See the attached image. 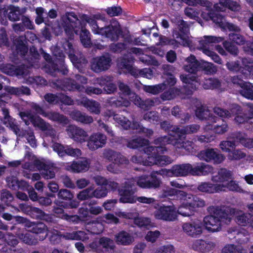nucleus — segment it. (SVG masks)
<instances>
[{"label": "nucleus", "instance_id": "f257e3e1", "mask_svg": "<svg viewBox=\"0 0 253 253\" xmlns=\"http://www.w3.org/2000/svg\"><path fill=\"white\" fill-rule=\"evenodd\" d=\"M79 17L81 22L88 24L94 34L105 36L112 41H117L119 36L122 34L121 25L115 19H112L108 26L102 28L98 26L97 20H101L104 22L108 21V19L104 14L96 13L88 15L82 13L79 14Z\"/></svg>", "mask_w": 253, "mask_h": 253}, {"label": "nucleus", "instance_id": "473e14b6", "mask_svg": "<svg viewBox=\"0 0 253 253\" xmlns=\"http://www.w3.org/2000/svg\"><path fill=\"white\" fill-rule=\"evenodd\" d=\"M186 62L187 64L184 66V69L190 73H195L199 66L195 56L191 55L186 59Z\"/></svg>", "mask_w": 253, "mask_h": 253}, {"label": "nucleus", "instance_id": "052dcab7", "mask_svg": "<svg viewBox=\"0 0 253 253\" xmlns=\"http://www.w3.org/2000/svg\"><path fill=\"white\" fill-rule=\"evenodd\" d=\"M226 66L229 71L234 72H238L243 69L240 64V61L239 60L227 62L226 64Z\"/></svg>", "mask_w": 253, "mask_h": 253}, {"label": "nucleus", "instance_id": "39448f33", "mask_svg": "<svg viewBox=\"0 0 253 253\" xmlns=\"http://www.w3.org/2000/svg\"><path fill=\"white\" fill-rule=\"evenodd\" d=\"M62 46L67 51L68 56L74 66L79 69L80 72H83L84 67L87 63V60L84 56L80 55L78 51L74 47L71 42L68 41L64 40Z\"/></svg>", "mask_w": 253, "mask_h": 253}, {"label": "nucleus", "instance_id": "5fc2aeb1", "mask_svg": "<svg viewBox=\"0 0 253 253\" xmlns=\"http://www.w3.org/2000/svg\"><path fill=\"white\" fill-rule=\"evenodd\" d=\"M54 211L58 217L67 220L75 221L76 219L78 218V215H69L64 213L62 208H55Z\"/></svg>", "mask_w": 253, "mask_h": 253}, {"label": "nucleus", "instance_id": "2f4dec72", "mask_svg": "<svg viewBox=\"0 0 253 253\" xmlns=\"http://www.w3.org/2000/svg\"><path fill=\"white\" fill-rule=\"evenodd\" d=\"M44 117L53 122H56L63 125H67L69 122V119L66 116L57 112H46Z\"/></svg>", "mask_w": 253, "mask_h": 253}, {"label": "nucleus", "instance_id": "e2e57ef3", "mask_svg": "<svg viewBox=\"0 0 253 253\" xmlns=\"http://www.w3.org/2000/svg\"><path fill=\"white\" fill-rule=\"evenodd\" d=\"M105 12L111 17L118 16L122 13V9L120 6L108 7L104 9Z\"/></svg>", "mask_w": 253, "mask_h": 253}, {"label": "nucleus", "instance_id": "f03ea898", "mask_svg": "<svg viewBox=\"0 0 253 253\" xmlns=\"http://www.w3.org/2000/svg\"><path fill=\"white\" fill-rule=\"evenodd\" d=\"M207 210L210 215L205 217L203 222L205 228L209 232H218L223 224H228L231 221L228 214L220 209L211 206Z\"/></svg>", "mask_w": 253, "mask_h": 253}, {"label": "nucleus", "instance_id": "3c124183", "mask_svg": "<svg viewBox=\"0 0 253 253\" xmlns=\"http://www.w3.org/2000/svg\"><path fill=\"white\" fill-rule=\"evenodd\" d=\"M246 156V154L241 150L234 149L228 153L227 158L230 161H236L244 158Z\"/></svg>", "mask_w": 253, "mask_h": 253}, {"label": "nucleus", "instance_id": "c85d7f7f", "mask_svg": "<svg viewBox=\"0 0 253 253\" xmlns=\"http://www.w3.org/2000/svg\"><path fill=\"white\" fill-rule=\"evenodd\" d=\"M173 160L170 157L167 156H159L157 154L156 156L150 157L148 162L144 164L148 165H157L161 166L167 165L171 164Z\"/></svg>", "mask_w": 253, "mask_h": 253}, {"label": "nucleus", "instance_id": "37998d69", "mask_svg": "<svg viewBox=\"0 0 253 253\" xmlns=\"http://www.w3.org/2000/svg\"><path fill=\"white\" fill-rule=\"evenodd\" d=\"M16 235L23 242L28 245H36L38 243V239L29 233H16Z\"/></svg>", "mask_w": 253, "mask_h": 253}, {"label": "nucleus", "instance_id": "412c9836", "mask_svg": "<svg viewBox=\"0 0 253 253\" xmlns=\"http://www.w3.org/2000/svg\"><path fill=\"white\" fill-rule=\"evenodd\" d=\"M191 247L195 251L205 253L212 250L215 247V244L211 241L196 240L193 242Z\"/></svg>", "mask_w": 253, "mask_h": 253}, {"label": "nucleus", "instance_id": "1a4fd4ad", "mask_svg": "<svg viewBox=\"0 0 253 253\" xmlns=\"http://www.w3.org/2000/svg\"><path fill=\"white\" fill-rule=\"evenodd\" d=\"M192 171L193 167L189 164L175 165L173 166L170 169L162 170L163 174L169 177L185 176L189 174L192 175Z\"/></svg>", "mask_w": 253, "mask_h": 253}, {"label": "nucleus", "instance_id": "f8f14e48", "mask_svg": "<svg viewBox=\"0 0 253 253\" xmlns=\"http://www.w3.org/2000/svg\"><path fill=\"white\" fill-rule=\"evenodd\" d=\"M201 160L207 162L213 161L215 164H220L225 159L224 155L217 153L214 149H207L201 151L197 155Z\"/></svg>", "mask_w": 253, "mask_h": 253}, {"label": "nucleus", "instance_id": "c756f323", "mask_svg": "<svg viewBox=\"0 0 253 253\" xmlns=\"http://www.w3.org/2000/svg\"><path fill=\"white\" fill-rule=\"evenodd\" d=\"M134 58L130 56L127 58H124L122 59L121 64L122 67L127 70L128 73L133 76L137 77L140 75V70L133 67L131 63L133 62Z\"/></svg>", "mask_w": 253, "mask_h": 253}, {"label": "nucleus", "instance_id": "4d7b16f0", "mask_svg": "<svg viewBox=\"0 0 253 253\" xmlns=\"http://www.w3.org/2000/svg\"><path fill=\"white\" fill-rule=\"evenodd\" d=\"M114 121L120 125L125 129H128L130 127L131 122L126 118L121 115L114 116Z\"/></svg>", "mask_w": 253, "mask_h": 253}, {"label": "nucleus", "instance_id": "9d476101", "mask_svg": "<svg viewBox=\"0 0 253 253\" xmlns=\"http://www.w3.org/2000/svg\"><path fill=\"white\" fill-rule=\"evenodd\" d=\"M106 135L101 132L92 133L86 140V146L90 151H95L103 147L107 143Z\"/></svg>", "mask_w": 253, "mask_h": 253}, {"label": "nucleus", "instance_id": "bb28decb", "mask_svg": "<svg viewBox=\"0 0 253 253\" xmlns=\"http://www.w3.org/2000/svg\"><path fill=\"white\" fill-rule=\"evenodd\" d=\"M81 104L86 108L91 113L98 115L100 113V104L95 100L84 98L81 101Z\"/></svg>", "mask_w": 253, "mask_h": 253}, {"label": "nucleus", "instance_id": "69168bd1", "mask_svg": "<svg viewBox=\"0 0 253 253\" xmlns=\"http://www.w3.org/2000/svg\"><path fill=\"white\" fill-rule=\"evenodd\" d=\"M31 216L36 218L49 221V215L46 214L44 211L38 208L34 207L33 210L32 215Z\"/></svg>", "mask_w": 253, "mask_h": 253}, {"label": "nucleus", "instance_id": "bf43d9fd", "mask_svg": "<svg viewBox=\"0 0 253 253\" xmlns=\"http://www.w3.org/2000/svg\"><path fill=\"white\" fill-rule=\"evenodd\" d=\"M220 186H223L224 187L222 191H226V189L240 192L242 191V190L238 185L231 179L228 181L226 184H220Z\"/></svg>", "mask_w": 253, "mask_h": 253}, {"label": "nucleus", "instance_id": "6e6d98bb", "mask_svg": "<svg viewBox=\"0 0 253 253\" xmlns=\"http://www.w3.org/2000/svg\"><path fill=\"white\" fill-rule=\"evenodd\" d=\"M114 121L120 125L125 129H128L130 127L131 122L126 118L121 115L114 116Z\"/></svg>", "mask_w": 253, "mask_h": 253}, {"label": "nucleus", "instance_id": "393cba45", "mask_svg": "<svg viewBox=\"0 0 253 253\" xmlns=\"http://www.w3.org/2000/svg\"><path fill=\"white\" fill-rule=\"evenodd\" d=\"M223 186L220 184H213L210 182H202L197 187L198 190L203 193H214L222 191Z\"/></svg>", "mask_w": 253, "mask_h": 253}, {"label": "nucleus", "instance_id": "c03bdc74", "mask_svg": "<svg viewBox=\"0 0 253 253\" xmlns=\"http://www.w3.org/2000/svg\"><path fill=\"white\" fill-rule=\"evenodd\" d=\"M94 198V187L90 186L79 192L77 198L81 201H84Z\"/></svg>", "mask_w": 253, "mask_h": 253}, {"label": "nucleus", "instance_id": "864d4df0", "mask_svg": "<svg viewBox=\"0 0 253 253\" xmlns=\"http://www.w3.org/2000/svg\"><path fill=\"white\" fill-rule=\"evenodd\" d=\"M109 103L112 106L114 107H121L125 106L128 107L130 105V102L127 99H124L121 97L119 99L115 100L114 98L111 97L109 99Z\"/></svg>", "mask_w": 253, "mask_h": 253}, {"label": "nucleus", "instance_id": "a211bd4d", "mask_svg": "<svg viewBox=\"0 0 253 253\" xmlns=\"http://www.w3.org/2000/svg\"><path fill=\"white\" fill-rule=\"evenodd\" d=\"M195 115L201 120H208L211 123L218 122L219 119L211 114L206 106L201 105L197 107L195 110Z\"/></svg>", "mask_w": 253, "mask_h": 253}, {"label": "nucleus", "instance_id": "58836bf2", "mask_svg": "<svg viewBox=\"0 0 253 253\" xmlns=\"http://www.w3.org/2000/svg\"><path fill=\"white\" fill-rule=\"evenodd\" d=\"M239 92L243 97L250 100H253V84L246 82L241 88Z\"/></svg>", "mask_w": 253, "mask_h": 253}, {"label": "nucleus", "instance_id": "a18cd8bd", "mask_svg": "<svg viewBox=\"0 0 253 253\" xmlns=\"http://www.w3.org/2000/svg\"><path fill=\"white\" fill-rule=\"evenodd\" d=\"M201 16L203 18L207 20L211 19L214 23L218 24L222 28L224 27L225 21L224 18L219 14H213L211 12L208 13V16H206L204 13H202Z\"/></svg>", "mask_w": 253, "mask_h": 253}, {"label": "nucleus", "instance_id": "680f3d73", "mask_svg": "<svg viewBox=\"0 0 253 253\" xmlns=\"http://www.w3.org/2000/svg\"><path fill=\"white\" fill-rule=\"evenodd\" d=\"M250 213H241L236 217V222L242 226H247L249 224Z\"/></svg>", "mask_w": 253, "mask_h": 253}, {"label": "nucleus", "instance_id": "774afa93", "mask_svg": "<svg viewBox=\"0 0 253 253\" xmlns=\"http://www.w3.org/2000/svg\"><path fill=\"white\" fill-rule=\"evenodd\" d=\"M201 67L207 74H213L217 71L216 67L211 62H203Z\"/></svg>", "mask_w": 253, "mask_h": 253}, {"label": "nucleus", "instance_id": "7c9ffc66", "mask_svg": "<svg viewBox=\"0 0 253 253\" xmlns=\"http://www.w3.org/2000/svg\"><path fill=\"white\" fill-rule=\"evenodd\" d=\"M213 168L210 165L200 163L198 166L193 167V175H206L213 172Z\"/></svg>", "mask_w": 253, "mask_h": 253}, {"label": "nucleus", "instance_id": "ea45409f", "mask_svg": "<svg viewBox=\"0 0 253 253\" xmlns=\"http://www.w3.org/2000/svg\"><path fill=\"white\" fill-rule=\"evenodd\" d=\"M24 37H20L16 38L14 42L17 53L21 56L24 55L28 51V48L24 43Z\"/></svg>", "mask_w": 253, "mask_h": 253}, {"label": "nucleus", "instance_id": "a878e982", "mask_svg": "<svg viewBox=\"0 0 253 253\" xmlns=\"http://www.w3.org/2000/svg\"><path fill=\"white\" fill-rule=\"evenodd\" d=\"M229 139H236L237 141L243 146L248 148H253V138H248L247 135L240 132L231 133L229 136Z\"/></svg>", "mask_w": 253, "mask_h": 253}, {"label": "nucleus", "instance_id": "aec40b11", "mask_svg": "<svg viewBox=\"0 0 253 253\" xmlns=\"http://www.w3.org/2000/svg\"><path fill=\"white\" fill-rule=\"evenodd\" d=\"M200 126L197 124L187 125L182 128L175 127V130H178L177 137L181 138L182 148L185 147L186 142L184 141V135L188 134L196 133L200 129ZM174 129V128H173Z\"/></svg>", "mask_w": 253, "mask_h": 253}, {"label": "nucleus", "instance_id": "8fccbe9b", "mask_svg": "<svg viewBox=\"0 0 253 253\" xmlns=\"http://www.w3.org/2000/svg\"><path fill=\"white\" fill-rule=\"evenodd\" d=\"M229 37L230 41L240 45L245 44L247 42L244 36L241 35L239 32L230 33Z\"/></svg>", "mask_w": 253, "mask_h": 253}, {"label": "nucleus", "instance_id": "a19ab883", "mask_svg": "<svg viewBox=\"0 0 253 253\" xmlns=\"http://www.w3.org/2000/svg\"><path fill=\"white\" fill-rule=\"evenodd\" d=\"M166 88V84L165 83L155 85H146L143 87V90L147 92L153 94H158Z\"/></svg>", "mask_w": 253, "mask_h": 253}, {"label": "nucleus", "instance_id": "79ce46f5", "mask_svg": "<svg viewBox=\"0 0 253 253\" xmlns=\"http://www.w3.org/2000/svg\"><path fill=\"white\" fill-rule=\"evenodd\" d=\"M166 151V148L164 147H155L150 146L144 149L145 153L148 155L147 160H149V158L150 157L156 156L157 154H159L160 153H164Z\"/></svg>", "mask_w": 253, "mask_h": 253}, {"label": "nucleus", "instance_id": "f704fd0d", "mask_svg": "<svg viewBox=\"0 0 253 253\" xmlns=\"http://www.w3.org/2000/svg\"><path fill=\"white\" fill-rule=\"evenodd\" d=\"M62 236L66 240H79L85 241L88 239L86 234L83 231H74L71 233H65Z\"/></svg>", "mask_w": 253, "mask_h": 253}, {"label": "nucleus", "instance_id": "6ab92c4d", "mask_svg": "<svg viewBox=\"0 0 253 253\" xmlns=\"http://www.w3.org/2000/svg\"><path fill=\"white\" fill-rule=\"evenodd\" d=\"M89 160L84 158L77 161H73L72 164L66 166V169L74 172L80 173L87 171L90 167Z\"/></svg>", "mask_w": 253, "mask_h": 253}, {"label": "nucleus", "instance_id": "49530a36", "mask_svg": "<svg viewBox=\"0 0 253 253\" xmlns=\"http://www.w3.org/2000/svg\"><path fill=\"white\" fill-rule=\"evenodd\" d=\"M203 86L206 89H213L220 87L221 83L217 79L210 78L205 80Z\"/></svg>", "mask_w": 253, "mask_h": 253}, {"label": "nucleus", "instance_id": "5701e85b", "mask_svg": "<svg viewBox=\"0 0 253 253\" xmlns=\"http://www.w3.org/2000/svg\"><path fill=\"white\" fill-rule=\"evenodd\" d=\"M115 240L118 245L129 246L134 241L133 235L125 231H122L115 235Z\"/></svg>", "mask_w": 253, "mask_h": 253}, {"label": "nucleus", "instance_id": "7ed1b4c3", "mask_svg": "<svg viewBox=\"0 0 253 253\" xmlns=\"http://www.w3.org/2000/svg\"><path fill=\"white\" fill-rule=\"evenodd\" d=\"M135 184L133 180L125 181L124 185L118 189L121 196L120 201L123 203H134L138 201L141 203L150 204L153 203L155 200L153 198L144 196L137 197L134 195L136 192L135 188H132Z\"/></svg>", "mask_w": 253, "mask_h": 253}, {"label": "nucleus", "instance_id": "cd10ccee", "mask_svg": "<svg viewBox=\"0 0 253 253\" xmlns=\"http://www.w3.org/2000/svg\"><path fill=\"white\" fill-rule=\"evenodd\" d=\"M232 174L231 171L226 169H221L217 175L213 176L211 180L215 182H220L222 184H226L228 181L232 179Z\"/></svg>", "mask_w": 253, "mask_h": 253}, {"label": "nucleus", "instance_id": "0eeeda50", "mask_svg": "<svg viewBox=\"0 0 253 253\" xmlns=\"http://www.w3.org/2000/svg\"><path fill=\"white\" fill-rule=\"evenodd\" d=\"M221 37H217L211 36H205L203 39L199 41L200 48L202 50L203 52L206 55L210 56L215 62L222 64V60L220 57L212 51L207 48V46L212 43L220 42L223 41Z\"/></svg>", "mask_w": 253, "mask_h": 253}, {"label": "nucleus", "instance_id": "2eb2a0df", "mask_svg": "<svg viewBox=\"0 0 253 253\" xmlns=\"http://www.w3.org/2000/svg\"><path fill=\"white\" fill-rule=\"evenodd\" d=\"M35 164L38 169L41 170L42 177L46 179L54 177L57 168L51 163H45L40 161H35Z\"/></svg>", "mask_w": 253, "mask_h": 253}, {"label": "nucleus", "instance_id": "ddd939ff", "mask_svg": "<svg viewBox=\"0 0 253 253\" xmlns=\"http://www.w3.org/2000/svg\"><path fill=\"white\" fill-rule=\"evenodd\" d=\"M66 130L69 137L77 143H84L88 138L87 132L83 128L76 126L70 125Z\"/></svg>", "mask_w": 253, "mask_h": 253}, {"label": "nucleus", "instance_id": "423d86ee", "mask_svg": "<svg viewBox=\"0 0 253 253\" xmlns=\"http://www.w3.org/2000/svg\"><path fill=\"white\" fill-rule=\"evenodd\" d=\"M62 46L67 51L68 56L74 66L79 69L80 72H83L84 67L87 63V60L84 56L80 55L78 51L74 47L71 42L68 41L64 40Z\"/></svg>", "mask_w": 253, "mask_h": 253}, {"label": "nucleus", "instance_id": "de8ad7c7", "mask_svg": "<svg viewBox=\"0 0 253 253\" xmlns=\"http://www.w3.org/2000/svg\"><path fill=\"white\" fill-rule=\"evenodd\" d=\"M62 89L64 90L77 89L79 91H84V86L76 84L74 81L67 80L64 83Z\"/></svg>", "mask_w": 253, "mask_h": 253}, {"label": "nucleus", "instance_id": "f3484780", "mask_svg": "<svg viewBox=\"0 0 253 253\" xmlns=\"http://www.w3.org/2000/svg\"><path fill=\"white\" fill-rule=\"evenodd\" d=\"M184 233L187 235L196 238L202 233V225L200 222L184 223L182 225Z\"/></svg>", "mask_w": 253, "mask_h": 253}, {"label": "nucleus", "instance_id": "dca6fc26", "mask_svg": "<svg viewBox=\"0 0 253 253\" xmlns=\"http://www.w3.org/2000/svg\"><path fill=\"white\" fill-rule=\"evenodd\" d=\"M154 143L158 146L157 147H164L167 144H171L178 148H182L181 138H178L177 136L173 134H169L168 136L159 137L155 139Z\"/></svg>", "mask_w": 253, "mask_h": 253}, {"label": "nucleus", "instance_id": "4be33fe9", "mask_svg": "<svg viewBox=\"0 0 253 253\" xmlns=\"http://www.w3.org/2000/svg\"><path fill=\"white\" fill-rule=\"evenodd\" d=\"M27 228L29 231L35 234H43L44 236L42 237H40V240H44L48 235V228L47 226L42 222H30L27 225Z\"/></svg>", "mask_w": 253, "mask_h": 253}, {"label": "nucleus", "instance_id": "09e8293b", "mask_svg": "<svg viewBox=\"0 0 253 253\" xmlns=\"http://www.w3.org/2000/svg\"><path fill=\"white\" fill-rule=\"evenodd\" d=\"M193 208L189 204L182 203L177 210L178 213L183 216H190L194 214Z\"/></svg>", "mask_w": 253, "mask_h": 253}, {"label": "nucleus", "instance_id": "338daca9", "mask_svg": "<svg viewBox=\"0 0 253 253\" xmlns=\"http://www.w3.org/2000/svg\"><path fill=\"white\" fill-rule=\"evenodd\" d=\"M143 119L151 123H157L160 120L158 113L155 111H149L146 112L143 116Z\"/></svg>", "mask_w": 253, "mask_h": 253}, {"label": "nucleus", "instance_id": "20e7f679", "mask_svg": "<svg viewBox=\"0 0 253 253\" xmlns=\"http://www.w3.org/2000/svg\"><path fill=\"white\" fill-rule=\"evenodd\" d=\"M84 24L81 22L79 15L74 11H68L62 14L59 22L60 26L70 37H73L74 34L78 35L81 26Z\"/></svg>", "mask_w": 253, "mask_h": 253}, {"label": "nucleus", "instance_id": "b1692460", "mask_svg": "<svg viewBox=\"0 0 253 253\" xmlns=\"http://www.w3.org/2000/svg\"><path fill=\"white\" fill-rule=\"evenodd\" d=\"M208 122L203 127L205 131H208L212 130L215 133L222 135L227 132L229 129L228 124L223 120H222L221 124L214 125Z\"/></svg>", "mask_w": 253, "mask_h": 253}, {"label": "nucleus", "instance_id": "4468645a", "mask_svg": "<svg viewBox=\"0 0 253 253\" xmlns=\"http://www.w3.org/2000/svg\"><path fill=\"white\" fill-rule=\"evenodd\" d=\"M178 26L181 33L175 34V38L178 40L179 44L184 46H188L191 44V41L188 35L189 32V26L187 23L183 20H180L178 22Z\"/></svg>", "mask_w": 253, "mask_h": 253}, {"label": "nucleus", "instance_id": "13d9d810", "mask_svg": "<svg viewBox=\"0 0 253 253\" xmlns=\"http://www.w3.org/2000/svg\"><path fill=\"white\" fill-rule=\"evenodd\" d=\"M180 92L178 88H171L161 95V98L164 100H170L178 95Z\"/></svg>", "mask_w": 253, "mask_h": 253}, {"label": "nucleus", "instance_id": "603ef678", "mask_svg": "<svg viewBox=\"0 0 253 253\" xmlns=\"http://www.w3.org/2000/svg\"><path fill=\"white\" fill-rule=\"evenodd\" d=\"M179 43L178 40L169 39L165 36H161L159 38V42L157 43L158 45H170L174 47L178 46Z\"/></svg>", "mask_w": 253, "mask_h": 253}, {"label": "nucleus", "instance_id": "0e129e2a", "mask_svg": "<svg viewBox=\"0 0 253 253\" xmlns=\"http://www.w3.org/2000/svg\"><path fill=\"white\" fill-rule=\"evenodd\" d=\"M19 116L26 125H29L31 123L32 124L33 120L36 116L32 114L31 111L21 112L19 113Z\"/></svg>", "mask_w": 253, "mask_h": 253}, {"label": "nucleus", "instance_id": "9b49d317", "mask_svg": "<svg viewBox=\"0 0 253 253\" xmlns=\"http://www.w3.org/2000/svg\"><path fill=\"white\" fill-rule=\"evenodd\" d=\"M153 214L156 219L164 221H173L177 218L175 209L171 206H161Z\"/></svg>", "mask_w": 253, "mask_h": 253}, {"label": "nucleus", "instance_id": "c9c22d12", "mask_svg": "<svg viewBox=\"0 0 253 253\" xmlns=\"http://www.w3.org/2000/svg\"><path fill=\"white\" fill-rule=\"evenodd\" d=\"M99 244L105 252V253H108L113 252L115 248V245L114 241L107 237H102L99 240Z\"/></svg>", "mask_w": 253, "mask_h": 253}, {"label": "nucleus", "instance_id": "4c0bfd02", "mask_svg": "<svg viewBox=\"0 0 253 253\" xmlns=\"http://www.w3.org/2000/svg\"><path fill=\"white\" fill-rule=\"evenodd\" d=\"M4 89L8 93L15 95H21L22 94L30 95V89L24 86L19 87L7 86Z\"/></svg>", "mask_w": 253, "mask_h": 253}, {"label": "nucleus", "instance_id": "72a5a7b5", "mask_svg": "<svg viewBox=\"0 0 253 253\" xmlns=\"http://www.w3.org/2000/svg\"><path fill=\"white\" fill-rule=\"evenodd\" d=\"M148 140L141 137H133L127 141V147L131 149H137L149 144Z\"/></svg>", "mask_w": 253, "mask_h": 253}, {"label": "nucleus", "instance_id": "6e6552de", "mask_svg": "<svg viewBox=\"0 0 253 253\" xmlns=\"http://www.w3.org/2000/svg\"><path fill=\"white\" fill-rule=\"evenodd\" d=\"M112 59L110 54L107 53L92 59L91 62V69L95 73L106 71L111 67Z\"/></svg>", "mask_w": 253, "mask_h": 253}, {"label": "nucleus", "instance_id": "e433bc0d", "mask_svg": "<svg viewBox=\"0 0 253 253\" xmlns=\"http://www.w3.org/2000/svg\"><path fill=\"white\" fill-rule=\"evenodd\" d=\"M80 40L82 43L85 47H88L91 44L90 32L86 28V24L84 23L81 26Z\"/></svg>", "mask_w": 253, "mask_h": 253}]
</instances>
